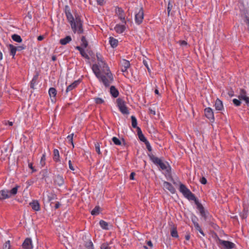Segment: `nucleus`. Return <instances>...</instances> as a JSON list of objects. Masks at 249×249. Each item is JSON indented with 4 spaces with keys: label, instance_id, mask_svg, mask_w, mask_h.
<instances>
[{
    "label": "nucleus",
    "instance_id": "79ce46f5",
    "mask_svg": "<svg viewBox=\"0 0 249 249\" xmlns=\"http://www.w3.org/2000/svg\"><path fill=\"white\" fill-rule=\"evenodd\" d=\"M80 54L82 55V57L87 59H89V56L86 53L84 49H83L80 52Z\"/></svg>",
    "mask_w": 249,
    "mask_h": 249
},
{
    "label": "nucleus",
    "instance_id": "72a5a7b5",
    "mask_svg": "<svg viewBox=\"0 0 249 249\" xmlns=\"http://www.w3.org/2000/svg\"><path fill=\"white\" fill-rule=\"evenodd\" d=\"M99 224L102 229L106 230H108V224L107 222L103 220H101L99 222Z\"/></svg>",
    "mask_w": 249,
    "mask_h": 249
},
{
    "label": "nucleus",
    "instance_id": "c03bdc74",
    "mask_svg": "<svg viewBox=\"0 0 249 249\" xmlns=\"http://www.w3.org/2000/svg\"><path fill=\"white\" fill-rule=\"evenodd\" d=\"M232 102L234 105L237 107L240 106L241 104V102L239 99H233Z\"/></svg>",
    "mask_w": 249,
    "mask_h": 249
},
{
    "label": "nucleus",
    "instance_id": "a18cd8bd",
    "mask_svg": "<svg viewBox=\"0 0 249 249\" xmlns=\"http://www.w3.org/2000/svg\"><path fill=\"white\" fill-rule=\"evenodd\" d=\"M144 143L146 146V148L147 149L148 151L150 152L149 153H151V152L152 150V149L149 142L147 141L145 142H144Z\"/></svg>",
    "mask_w": 249,
    "mask_h": 249
},
{
    "label": "nucleus",
    "instance_id": "5701e85b",
    "mask_svg": "<svg viewBox=\"0 0 249 249\" xmlns=\"http://www.w3.org/2000/svg\"><path fill=\"white\" fill-rule=\"evenodd\" d=\"M137 134L140 140L144 143L147 141V140L142 134V131L140 127L137 128Z\"/></svg>",
    "mask_w": 249,
    "mask_h": 249
},
{
    "label": "nucleus",
    "instance_id": "cd10ccee",
    "mask_svg": "<svg viewBox=\"0 0 249 249\" xmlns=\"http://www.w3.org/2000/svg\"><path fill=\"white\" fill-rule=\"evenodd\" d=\"M109 42L110 46L113 48H116L118 45V40L113 37H109Z\"/></svg>",
    "mask_w": 249,
    "mask_h": 249
},
{
    "label": "nucleus",
    "instance_id": "6e6552de",
    "mask_svg": "<svg viewBox=\"0 0 249 249\" xmlns=\"http://www.w3.org/2000/svg\"><path fill=\"white\" fill-rule=\"evenodd\" d=\"M219 244L222 246L224 249H232L235 247V245L230 241L222 240L218 238Z\"/></svg>",
    "mask_w": 249,
    "mask_h": 249
},
{
    "label": "nucleus",
    "instance_id": "774afa93",
    "mask_svg": "<svg viewBox=\"0 0 249 249\" xmlns=\"http://www.w3.org/2000/svg\"><path fill=\"white\" fill-rule=\"evenodd\" d=\"M83 47L77 46L75 47V49L79 51L80 52L84 48H82Z\"/></svg>",
    "mask_w": 249,
    "mask_h": 249
},
{
    "label": "nucleus",
    "instance_id": "ea45409f",
    "mask_svg": "<svg viewBox=\"0 0 249 249\" xmlns=\"http://www.w3.org/2000/svg\"><path fill=\"white\" fill-rule=\"evenodd\" d=\"M95 149L96 152L99 154H101V152L100 149V143L99 142H96L95 143Z\"/></svg>",
    "mask_w": 249,
    "mask_h": 249
},
{
    "label": "nucleus",
    "instance_id": "412c9836",
    "mask_svg": "<svg viewBox=\"0 0 249 249\" xmlns=\"http://www.w3.org/2000/svg\"><path fill=\"white\" fill-rule=\"evenodd\" d=\"M29 205L35 211H38L40 210V205L37 200H33L29 203Z\"/></svg>",
    "mask_w": 249,
    "mask_h": 249
},
{
    "label": "nucleus",
    "instance_id": "ddd939ff",
    "mask_svg": "<svg viewBox=\"0 0 249 249\" xmlns=\"http://www.w3.org/2000/svg\"><path fill=\"white\" fill-rule=\"evenodd\" d=\"M81 82V80L80 79L74 81L72 83L67 87L66 90V93H68L69 92L76 88Z\"/></svg>",
    "mask_w": 249,
    "mask_h": 249
},
{
    "label": "nucleus",
    "instance_id": "423d86ee",
    "mask_svg": "<svg viewBox=\"0 0 249 249\" xmlns=\"http://www.w3.org/2000/svg\"><path fill=\"white\" fill-rule=\"evenodd\" d=\"M117 107L121 113L124 115H128L129 113L128 108L126 106L124 101L119 98L116 100Z\"/></svg>",
    "mask_w": 249,
    "mask_h": 249
},
{
    "label": "nucleus",
    "instance_id": "58836bf2",
    "mask_svg": "<svg viewBox=\"0 0 249 249\" xmlns=\"http://www.w3.org/2000/svg\"><path fill=\"white\" fill-rule=\"evenodd\" d=\"M112 141L116 145H120L122 144L121 141L116 137H113Z\"/></svg>",
    "mask_w": 249,
    "mask_h": 249
},
{
    "label": "nucleus",
    "instance_id": "4c0bfd02",
    "mask_svg": "<svg viewBox=\"0 0 249 249\" xmlns=\"http://www.w3.org/2000/svg\"><path fill=\"white\" fill-rule=\"evenodd\" d=\"M85 246L87 249H94L93 244L90 240L86 242Z\"/></svg>",
    "mask_w": 249,
    "mask_h": 249
},
{
    "label": "nucleus",
    "instance_id": "5fc2aeb1",
    "mask_svg": "<svg viewBox=\"0 0 249 249\" xmlns=\"http://www.w3.org/2000/svg\"><path fill=\"white\" fill-rule=\"evenodd\" d=\"M200 181L202 184H206L207 183V179L205 177H202L200 178Z\"/></svg>",
    "mask_w": 249,
    "mask_h": 249
},
{
    "label": "nucleus",
    "instance_id": "69168bd1",
    "mask_svg": "<svg viewBox=\"0 0 249 249\" xmlns=\"http://www.w3.org/2000/svg\"><path fill=\"white\" fill-rule=\"evenodd\" d=\"M172 7V5H171L170 3H169L168 5V7H167V11H168V15H169V13L171 10Z\"/></svg>",
    "mask_w": 249,
    "mask_h": 249
},
{
    "label": "nucleus",
    "instance_id": "20e7f679",
    "mask_svg": "<svg viewBox=\"0 0 249 249\" xmlns=\"http://www.w3.org/2000/svg\"><path fill=\"white\" fill-rule=\"evenodd\" d=\"M19 186L17 185L11 190H1L0 191V200H3L10 198L12 196H15L17 194L18 189Z\"/></svg>",
    "mask_w": 249,
    "mask_h": 249
},
{
    "label": "nucleus",
    "instance_id": "a211bd4d",
    "mask_svg": "<svg viewBox=\"0 0 249 249\" xmlns=\"http://www.w3.org/2000/svg\"><path fill=\"white\" fill-rule=\"evenodd\" d=\"M125 24L121 25L119 24H117L114 27V30L118 34H122L123 33L125 30Z\"/></svg>",
    "mask_w": 249,
    "mask_h": 249
},
{
    "label": "nucleus",
    "instance_id": "c9c22d12",
    "mask_svg": "<svg viewBox=\"0 0 249 249\" xmlns=\"http://www.w3.org/2000/svg\"><path fill=\"white\" fill-rule=\"evenodd\" d=\"M131 119L132 126L133 128H136L137 129V128L139 127L137 126V121L136 117L134 116H131Z\"/></svg>",
    "mask_w": 249,
    "mask_h": 249
},
{
    "label": "nucleus",
    "instance_id": "dca6fc26",
    "mask_svg": "<svg viewBox=\"0 0 249 249\" xmlns=\"http://www.w3.org/2000/svg\"><path fill=\"white\" fill-rule=\"evenodd\" d=\"M22 247L25 249H31L33 248L32 240L30 238H27L22 243Z\"/></svg>",
    "mask_w": 249,
    "mask_h": 249
},
{
    "label": "nucleus",
    "instance_id": "4468645a",
    "mask_svg": "<svg viewBox=\"0 0 249 249\" xmlns=\"http://www.w3.org/2000/svg\"><path fill=\"white\" fill-rule=\"evenodd\" d=\"M122 71L125 72L127 71V69L130 67V64L129 61L123 59L120 62Z\"/></svg>",
    "mask_w": 249,
    "mask_h": 249
},
{
    "label": "nucleus",
    "instance_id": "bb28decb",
    "mask_svg": "<svg viewBox=\"0 0 249 249\" xmlns=\"http://www.w3.org/2000/svg\"><path fill=\"white\" fill-rule=\"evenodd\" d=\"M53 160L56 162L60 161L59 151L56 149L53 151Z\"/></svg>",
    "mask_w": 249,
    "mask_h": 249
},
{
    "label": "nucleus",
    "instance_id": "7ed1b4c3",
    "mask_svg": "<svg viewBox=\"0 0 249 249\" xmlns=\"http://www.w3.org/2000/svg\"><path fill=\"white\" fill-rule=\"evenodd\" d=\"M102 72L105 74H102L98 78L103 83L105 87H108L113 81V75L109 68L103 70Z\"/></svg>",
    "mask_w": 249,
    "mask_h": 249
},
{
    "label": "nucleus",
    "instance_id": "f257e3e1",
    "mask_svg": "<svg viewBox=\"0 0 249 249\" xmlns=\"http://www.w3.org/2000/svg\"><path fill=\"white\" fill-rule=\"evenodd\" d=\"M64 11L67 19L70 23L73 33L77 32L79 34L83 33L84 32L83 22L81 20L80 17L79 16H75V18L74 19L68 5L65 6Z\"/></svg>",
    "mask_w": 249,
    "mask_h": 249
},
{
    "label": "nucleus",
    "instance_id": "e2e57ef3",
    "mask_svg": "<svg viewBox=\"0 0 249 249\" xmlns=\"http://www.w3.org/2000/svg\"><path fill=\"white\" fill-rule=\"evenodd\" d=\"M149 113L150 114H152L153 115L156 114V112L154 110H153L152 108H149Z\"/></svg>",
    "mask_w": 249,
    "mask_h": 249
},
{
    "label": "nucleus",
    "instance_id": "aec40b11",
    "mask_svg": "<svg viewBox=\"0 0 249 249\" xmlns=\"http://www.w3.org/2000/svg\"><path fill=\"white\" fill-rule=\"evenodd\" d=\"M214 107L216 110H222L224 108L222 101L217 98L215 100Z\"/></svg>",
    "mask_w": 249,
    "mask_h": 249
},
{
    "label": "nucleus",
    "instance_id": "473e14b6",
    "mask_svg": "<svg viewBox=\"0 0 249 249\" xmlns=\"http://www.w3.org/2000/svg\"><path fill=\"white\" fill-rule=\"evenodd\" d=\"M101 208L99 206H96L95 208L91 211V214L92 215H97L99 214Z\"/></svg>",
    "mask_w": 249,
    "mask_h": 249
},
{
    "label": "nucleus",
    "instance_id": "6e6d98bb",
    "mask_svg": "<svg viewBox=\"0 0 249 249\" xmlns=\"http://www.w3.org/2000/svg\"><path fill=\"white\" fill-rule=\"evenodd\" d=\"M194 225L195 228V229L197 231H198L201 229L198 222L194 224Z\"/></svg>",
    "mask_w": 249,
    "mask_h": 249
},
{
    "label": "nucleus",
    "instance_id": "1a4fd4ad",
    "mask_svg": "<svg viewBox=\"0 0 249 249\" xmlns=\"http://www.w3.org/2000/svg\"><path fill=\"white\" fill-rule=\"evenodd\" d=\"M240 100H243L245 102L247 106L249 105V96L247 95V91L244 89H240L239 94L238 96Z\"/></svg>",
    "mask_w": 249,
    "mask_h": 249
},
{
    "label": "nucleus",
    "instance_id": "37998d69",
    "mask_svg": "<svg viewBox=\"0 0 249 249\" xmlns=\"http://www.w3.org/2000/svg\"><path fill=\"white\" fill-rule=\"evenodd\" d=\"M209 213L208 212L204 211L203 212H201L200 213L201 216L203 218L205 221H206L207 219V214Z\"/></svg>",
    "mask_w": 249,
    "mask_h": 249
},
{
    "label": "nucleus",
    "instance_id": "603ef678",
    "mask_svg": "<svg viewBox=\"0 0 249 249\" xmlns=\"http://www.w3.org/2000/svg\"><path fill=\"white\" fill-rule=\"evenodd\" d=\"M26 46L25 45H22L21 46H19L18 47H16L17 48V51H21L23 50H24L26 49Z\"/></svg>",
    "mask_w": 249,
    "mask_h": 249
},
{
    "label": "nucleus",
    "instance_id": "b1692460",
    "mask_svg": "<svg viewBox=\"0 0 249 249\" xmlns=\"http://www.w3.org/2000/svg\"><path fill=\"white\" fill-rule=\"evenodd\" d=\"M39 76V73L38 72H36V74L34 76L32 80L30 82V87L31 89H35V85H36V81L38 79Z\"/></svg>",
    "mask_w": 249,
    "mask_h": 249
},
{
    "label": "nucleus",
    "instance_id": "2f4dec72",
    "mask_svg": "<svg viewBox=\"0 0 249 249\" xmlns=\"http://www.w3.org/2000/svg\"><path fill=\"white\" fill-rule=\"evenodd\" d=\"M57 93V91L54 88H50L49 90V94L51 97H55Z\"/></svg>",
    "mask_w": 249,
    "mask_h": 249
},
{
    "label": "nucleus",
    "instance_id": "3c124183",
    "mask_svg": "<svg viewBox=\"0 0 249 249\" xmlns=\"http://www.w3.org/2000/svg\"><path fill=\"white\" fill-rule=\"evenodd\" d=\"M10 249V241H7L5 242L3 246V249Z\"/></svg>",
    "mask_w": 249,
    "mask_h": 249
},
{
    "label": "nucleus",
    "instance_id": "680f3d73",
    "mask_svg": "<svg viewBox=\"0 0 249 249\" xmlns=\"http://www.w3.org/2000/svg\"><path fill=\"white\" fill-rule=\"evenodd\" d=\"M179 44L181 46H186L187 45V43L185 40H181L179 41Z\"/></svg>",
    "mask_w": 249,
    "mask_h": 249
},
{
    "label": "nucleus",
    "instance_id": "864d4df0",
    "mask_svg": "<svg viewBox=\"0 0 249 249\" xmlns=\"http://www.w3.org/2000/svg\"><path fill=\"white\" fill-rule=\"evenodd\" d=\"M143 64H144V66L146 67V68H147V70H148V72H150V69H149V67H148V63H147V61L146 60L144 59V60H143Z\"/></svg>",
    "mask_w": 249,
    "mask_h": 249
},
{
    "label": "nucleus",
    "instance_id": "393cba45",
    "mask_svg": "<svg viewBox=\"0 0 249 249\" xmlns=\"http://www.w3.org/2000/svg\"><path fill=\"white\" fill-rule=\"evenodd\" d=\"M7 46L10 51V55L12 56L13 58H14L17 52L16 47L12 44H9Z\"/></svg>",
    "mask_w": 249,
    "mask_h": 249
},
{
    "label": "nucleus",
    "instance_id": "a19ab883",
    "mask_svg": "<svg viewBox=\"0 0 249 249\" xmlns=\"http://www.w3.org/2000/svg\"><path fill=\"white\" fill-rule=\"evenodd\" d=\"M73 133H72L68 136L67 139L71 142V143L72 145V147H74V144L73 142Z\"/></svg>",
    "mask_w": 249,
    "mask_h": 249
},
{
    "label": "nucleus",
    "instance_id": "f03ea898",
    "mask_svg": "<svg viewBox=\"0 0 249 249\" xmlns=\"http://www.w3.org/2000/svg\"><path fill=\"white\" fill-rule=\"evenodd\" d=\"M179 190L187 199L190 201H194L195 204L196 205L197 209L199 210L200 213L205 211L204 207L199 202L198 199L196 197L195 195L184 184L180 183Z\"/></svg>",
    "mask_w": 249,
    "mask_h": 249
},
{
    "label": "nucleus",
    "instance_id": "2eb2a0df",
    "mask_svg": "<svg viewBox=\"0 0 249 249\" xmlns=\"http://www.w3.org/2000/svg\"><path fill=\"white\" fill-rule=\"evenodd\" d=\"M54 182L58 186H61L64 184V178L62 176L57 175L55 177Z\"/></svg>",
    "mask_w": 249,
    "mask_h": 249
},
{
    "label": "nucleus",
    "instance_id": "338daca9",
    "mask_svg": "<svg viewBox=\"0 0 249 249\" xmlns=\"http://www.w3.org/2000/svg\"><path fill=\"white\" fill-rule=\"evenodd\" d=\"M228 94L230 97H232L234 96V92L232 90L229 91Z\"/></svg>",
    "mask_w": 249,
    "mask_h": 249
},
{
    "label": "nucleus",
    "instance_id": "c85d7f7f",
    "mask_svg": "<svg viewBox=\"0 0 249 249\" xmlns=\"http://www.w3.org/2000/svg\"><path fill=\"white\" fill-rule=\"evenodd\" d=\"M12 39L15 42L18 43H21L22 41V39L21 36L17 34H14L11 36Z\"/></svg>",
    "mask_w": 249,
    "mask_h": 249
},
{
    "label": "nucleus",
    "instance_id": "0eeeda50",
    "mask_svg": "<svg viewBox=\"0 0 249 249\" xmlns=\"http://www.w3.org/2000/svg\"><path fill=\"white\" fill-rule=\"evenodd\" d=\"M144 12L143 8L142 7L139 9L138 12H136L135 16V21L138 25L141 24L143 19Z\"/></svg>",
    "mask_w": 249,
    "mask_h": 249
},
{
    "label": "nucleus",
    "instance_id": "0e129e2a",
    "mask_svg": "<svg viewBox=\"0 0 249 249\" xmlns=\"http://www.w3.org/2000/svg\"><path fill=\"white\" fill-rule=\"evenodd\" d=\"M135 176V173L134 172H132L130 175V177H129L130 179L134 180Z\"/></svg>",
    "mask_w": 249,
    "mask_h": 249
},
{
    "label": "nucleus",
    "instance_id": "13d9d810",
    "mask_svg": "<svg viewBox=\"0 0 249 249\" xmlns=\"http://www.w3.org/2000/svg\"><path fill=\"white\" fill-rule=\"evenodd\" d=\"M29 167L32 169V172H36V170L35 169L34 167L33 166V163H29L28 164Z\"/></svg>",
    "mask_w": 249,
    "mask_h": 249
},
{
    "label": "nucleus",
    "instance_id": "f704fd0d",
    "mask_svg": "<svg viewBox=\"0 0 249 249\" xmlns=\"http://www.w3.org/2000/svg\"><path fill=\"white\" fill-rule=\"evenodd\" d=\"M81 46L83 47L84 48H86L88 46V42L87 40L86 37L85 36H82L81 38Z\"/></svg>",
    "mask_w": 249,
    "mask_h": 249
},
{
    "label": "nucleus",
    "instance_id": "9d476101",
    "mask_svg": "<svg viewBox=\"0 0 249 249\" xmlns=\"http://www.w3.org/2000/svg\"><path fill=\"white\" fill-rule=\"evenodd\" d=\"M116 13L117 15L118 18L121 20L122 22L126 24V20L125 18V14L122 8L117 7L116 8Z\"/></svg>",
    "mask_w": 249,
    "mask_h": 249
},
{
    "label": "nucleus",
    "instance_id": "4d7b16f0",
    "mask_svg": "<svg viewBox=\"0 0 249 249\" xmlns=\"http://www.w3.org/2000/svg\"><path fill=\"white\" fill-rule=\"evenodd\" d=\"M194 225L195 228V229L197 231H198L201 229L198 222L194 224Z\"/></svg>",
    "mask_w": 249,
    "mask_h": 249
},
{
    "label": "nucleus",
    "instance_id": "9b49d317",
    "mask_svg": "<svg viewBox=\"0 0 249 249\" xmlns=\"http://www.w3.org/2000/svg\"><path fill=\"white\" fill-rule=\"evenodd\" d=\"M204 113L206 118L210 121L213 122L214 120V114L213 109L211 107H207L204 109Z\"/></svg>",
    "mask_w": 249,
    "mask_h": 249
},
{
    "label": "nucleus",
    "instance_id": "bf43d9fd",
    "mask_svg": "<svg viewBox=\"0 0 249 249\" xmlns=\"http://www.w3.org/2000/svg\"><path fill=\"white\" fill-rule=\"evenodd\" d=\"M69 168L72 171H74L75 170L74 167L72 164L71 161L70 160L69 161Z\"/></svg>",
    "mask_w": 249,
    "mask_h": 249
},
{
    "label": "nucleus",
    "instance_id": "7c9ffc66",
    "mask_svg": "<svg viewBox=\"0 0 249 249\" xmlns=\"http://www.w3.org/2000/svg\"><path fill=\"white\" fill-rule=\"evenodd\" d=\"M11 151V150L9 149V147L8 145H3L2 147L1 153L5 154V156H8V153H9Z\"/></svg>",
    "mask_w": 249,
    "mask_h": 249
},
{
    "label": "nucleus",
    "instance_id": "f3484780",
    "mask_svg": "<svg viewBox=\"0 0 249 249\" xmlns=\"http://www.w3.org/2000/svg\"><path fill=\"white\" fill-rule=\"evenodd\" d=\"M163 187L166 189L170 191L172 194H174L176 192V189L169 182L164 181L163 182Z\"/></svg>",
    "mask_w": 249,
    "mask_h": 249
},
{
    "label": "nucleus",
    "instance_id": "49530a36",
    "mask_svg": "<svg viewBox=\"0 0 249 249\" xmlns=\"http://www.w3.org/2000/svg\"><path fill=\"white\" fill-rule=\"evenodd\" d=\"M101 249H110L109 244L107 243H104L102 244L100 247Z\"/></svg>",
    "mask_w": 249,
    "mask_h": 249
},
{
    "label": "nucleus",
    "instance_id": "6ab92c4d",
    "mask_svg": "<svg viewBox=\"0 0 249 249\" xmlns=\"http://www.w3.org/2000/svg\"><path fill=\"white\" fill-rule=\"evenodd\" d=\"M92 70L97 78H99L102 74L100 70L99 66L97 64H93L92 67Z\"/></svg>",
    "mask_w": 249,
    "mask_h": 249
},
{
    "label": "nucleus",
    "instance_id": "de8ad7c7",
    "mask_svg": "<svg viewBox=\"0 0 249 249\" xmlns=\"http://www.w3.org/2000/svg\"><path fill=\"white\" fill-rule=\"evenodd\" d=\"M191 218L193 224H195L197 222L198 218L195 214H193Z\"/></svg>",
    "mask_w": 249,
    "mask_h": 249
},
{
    "label": "nucleus",
    "instance_id": "f8f14e48",
    "mask_svg": "<svg viewBox=\"0 0 249 249\" xmlns=\"http://www.w3.org/2000/svg\"><path fill=\"white\" fill-rule=\"evenodd\" d=\"M96 57L99 63H101L99 64L100 67H102L103 70L109 68L107 63L103 60L102 55L100 53H96Z\"/></svg>",
    "mask_w": 249,
    "mask_h": 249
},
{
    "label": "nucleus",
    "instance_id": "c756f323",
    "mask_svg": "<svg viewBox=\"0 0 249 249\" xmlns=\"http://www.w3.org/2000/svg\"><path fill=\"white\" fill-rule=\"evenodd\" d=\"M171 235L173 237L178 238V237L177 227L175 226L171 230Z\"/></svg>",
    "mask_w": 249,
    "mask_h": 249
},
{
    "label": "nucleus",
    "instance_id": "8fccbe9b",
    "mask_svg": "<svg viewBox=\"0 0 249 249\" xmlns=\"http://www.w3.org/2000/svg\"><path fill=\"white\" fill-rule=\"evenodd\" d=\"M48 177V171L46 169H45L42 171V178H43L46 179Z\"/></svg>",
    "mask_w": 249,
    "mask_h": 249
},
{
    "label": "nucleus",
    "instance_id": "09e8293b",
    "mask_svg": "<svg viewBox=\"0 0 249 249\" xmlns=\"http://www.w3.org/2000/svg\"><path fill=\"white\" fill-rule=\"evenodd\" d=\"M95 102L97 104H101L104 102V101L101 98H95Z\"/></svg>",
    "mask_w": 249,
    "mask_h": 249
},
{
    "label": "nucleus",
    "instance_id": "4be33fe9",
    "mask_svg": "<svg viewBox=\"0 0 249 249\" xmlns=\"http://www.w3.org/2000/svg\"><path fill=\"white\" fill-rule=\"evenodd\" d=\"M72 40V38L70 36H67L64 38H61L59 40V43L62 45H65L70 43Z\"/></svg>",
    "mask_w": 249,
    "mask_h": 249
},
{
    "label": "nucleus",
    "instance_id": "a878e982",
    "mask_svg": "<svg viewBox=\"0 0 249 249\" xmlns=\"http://www.w3.org/2000/svg\"><path fill=\"white\" fill-rule=\"evenodd\" d=\"M110 92L111 96L114 98H116L119 95V91L114 86H112L110 88Z\"/></svg>",
    "mask_w": 249,
    "mask_h": 249
},
{
    "label": "nucleus",
    "instance_id": "e433bc0d",
    "mask_svg": "<svg viewBox=\"0 0 249 249\" xmlns=\"http://www.w3.org/2000/svg\"><path fill=\"white\" fill-rule=\"evenodd\" d=\"M40 164L41 165V167H43L46 164V153H44L42 154L40 161Z\"/></svg>",
    "mask_w": 249,
    "mask_h": 249
},
{
    "label": "nucleus",
    "instance_id": "39448f33",
    "mask_svg": "<svg viewBox=\"0 0 249 249\" xmlns=\"http://www.w3.org/2000/svg\"><path fill=\"white\" fill-rule=\"evenodd\" d=\"M148 156L154 164L159 165L162 170L167 169L166 164L160 159L155 157L152 153H148Z\"/></svg>",
    "mask_w": 249,
    "mask_h": 249
},
{
    "label": "nucleus",
    "instance_id": "052dcab7",
    "mask_svg": "<svg viewBox=\"0 0 249 249\" xmlns=\"http://www.w3.org/2000/svg\"><path fill=\"white\" fill-rule=\"evenodd\" d=\"M97 3L98 5H103L105 3L104 0H96Z\"/></svg>",
    "mask_w": 249,
    "mask_h": 249
}]
</instances>
